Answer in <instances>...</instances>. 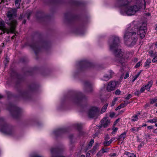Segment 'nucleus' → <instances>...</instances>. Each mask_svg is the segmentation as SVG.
Returning a JSON list of instances; mask_svg holds the SVG:
<instances>
[{"mask_svg":"<svg viewBox=\"0 0 157 157\" xmlns=\"http://www.w3.org/2000/svg\"><path fill=\"white\" fill-rule=\"evenodd\" d=\"M135 22L130 24L125 30L124 38L125 44L128 47L134 45L137 40V33L139 34L141 38L143 39L147 32V24L143 23L139 26Z\"/></svg>","mask_w":157,"mask_h":157,"instance_id":"obj_1","label":"nucleus"},{"mask_svg":"<svg viewBox=\"0 0 157 157\" xmlns=\"http://www.w3.org/2000/svg\"><path fill=\"white\" fill-rule=\"evenodd\" d=\"M117 6L121 7V14H126L128 16L134 15L141 8L146 7L145 0H117Z\"/></svg>","mask_w":157,"mask_h":157,"instance_id":"obj_2","label":"nucleus"},{"mask_svg":"<svg viewBox=\"0 0 157 157\" xmlns=\"http://www.w3.org/2000/svg\"><path fill=\"white\" fill-rule=\"evenodd\" d=\"M108 43L110 50L113 52L115 55L114 60L118 63L117 65H120L119 64L122 65L124 60V51L118 49L120 44L119 37L115 36H113L109 39Z\"/></svg>","mask_w":157,"mask_h":157,"instance_id":"obj_3","label":"nucleus"},{"mask_svg":"<svg viewBox=\"0 0 157 157\" xmlns=\"http://www.w3.org/2000/svg\"><path fill=\"white\" fill-rule=\"evenodd\" d=\"M86 97L81 92H79L75 95L73 101L76 104L81 107H84L86 105Z\"/></svg>","mask_w":157,"mask_h":157,"instance_id":"obj_4","label":"nucleus"},{"mask_svg":"<svg viewBox=\"0 0 157 157\" xmlns=\"http://www.w3.org/2000/svg\"><path fill=\"white\" fill-rule=\"evenodd\" d=\"M0 131L6 134L11 135L14 133L12 127L6 124L2 118H0Z\"/></svg>","mask_w":157,"mask_h":157,"instance_id":"obj_5","label":"nucleus"},{"mask_svg":"<svg viewBox=\"0 0 157 157\" xmlns=\"http://www.w3.org/2000/svg\"><path fill=\"white\" fill-rule=\"evenodd\" d=\"M17 10L16 9H12L9 10L6 15L9 20V22L7 23L9 25H12L15 28L17 24L16 17L17 16Z\"/></svg>","mask_w":157,"mask_h":157,"instance_id":"obj_6","label":"nucleus"},{"mask_svg":"<svg viewBox=\"0 0 157 157\" xmlns=\"http://www.w3.org/2000/svg\"><path fill=\"white\" fill-rule=\"evenodd\" d=\"M8 109L12 116L15 118H17L22 112L21 109L11 103L9 104Z\"/></svg>","mask_w":157,"mask_h":157,"instance_id":"obj_7","label":"nucleus"},{"mask_svg":"<svg viewBox=\"0 0 157 157\" xmlns=\"http://www.w3.org/2000/svg\"><path fill=\"white\" fill-rule=\"evenodd\" d=\"M47 44V42L42 41L38 43H32L30 44V46L36 55L42 48H45Z\"/></svg>","mask_w":157,"mask_h":157,"instance_id":"obj_8","label":"nucleus"},{"mask_svg":"<svg viewBox=\"0 0 157 157\" xmlns=\"http://www.w3.org/2000/svg\"><path fill=\"white\" fill-rule=\"evenodd\" d=\"M93 64L86 60L79 61L76 64V67L79 71H81L89 67H92Z\"/></svg>","mask_w":157,"mask_h":157,"instance_id":"obj_9","label":"nucleus"},{"mask_svg":"<svg viewBox=\"0 0 157 157\" xmlns=\"http://www.w3.org/2000/svg\"><path fill=\"white\" fill-rule=\"evenodd\" d=\"M5 23L2 19H0V29H1L3 32V33H7V34L11 33H14L15 31V28L14 26L9 25L10 26V28H7L5 26Z\"/></svg>","mask_w":157,"mask_h":157,"instance_id":"obj_10","label":"nucleus"},{"mask_svg":"<svg viewBox=\"0 0 157 157\" xmlns=\"http://www.w3.org/2000/svg\"><path fill=\"white\" fill-rule=\"evenodd\" d=\"M99 111L98 108L95 106H92L90 108L88 112V115L91 118H95L97 117Z\"/></svg>","mask_w":157,"mask_h":157,"instance_id":"obj_11","label":"nucleus"},{"mask_svg":"<svg viewBox=\"0 0 157 157\" xmlns=\"http://www.w3.org/2000/svg\"><path fill=\"white\" fill-rule=\"evenodd\" d=\"M51 157H65L62 155V150L59 148H52L51 150Z\"/></svg>","mask_w":157,"mask_h":157,"instance_id":"obj_12","label":"nucleus"},{"mask_svg":"<svg viewBox=\"0 0 157 157\" xmlns=\"http://www.w3.org/2000/svg\"><path fill=\"white\" fill-rule=\"evenodd\" d=\"M16 97L23 99H27L29 98V93L28 91L20 89L18 91V95Z\"/></svg>","mask_w":157,"mask_h":157,"instance_id":"obj_13","label":"nucleus"},{"mask_svg":"<svg viewBox=\"0 0 157 157\" xmlns=\"http://www.w3.org/2000/svg\"><path fill=\"white\" fill-rule=\"evenodd\" d=\"M67 131V129L65 128H60L55 130L53 132L54 135L56 136H61Z\"/></svg>","mask_w":157,"mask_h":157,"instance_id":"obj_14","label":"nucleus"},{"mask_svg":"<svg viewBox=\"0 0 157 157\" xmlns=\"http://www.w3.org/2000/svg\"><path fill=\"white\" fill-rule=\"evenodd\" d=\"M84 90L85 91L90 92L93 90L92 84L88 81H85L84 82Z\"/></svg>","mask_w":157,"mask_h":157,"instance_id":"obj_15","label":"nucleus"},{"mask_svg":"<svg viewBox=\"0 0 157 157\" xmlns=\"http://www.w3.org/2000/svg\"><path fill=\"white\" fill-rule=\"evenodd\" d=\"M117 82L115 81L110 82L108 84L107 90L108 91H111L114 90L116 87Z\"/></svg>","mask_w":157,"mask_h":157,"instance_id":"obj_16","label":"nucleus"},{"mask_svg":"<svg viewBox=\"0 0 157 157\" xmlns=\"http://www.w3.org/2000/svg\"><path fill=\"white\" fill-rule=\"evenodd\" d=\"M110 123V120L107 117H104L101 121V127H107Z\"/></svg>","mask_w":157,"mask_h":157,"instance_id":"obj_17","label":"nucleus"},{"mask_svg":"<svg viewBox=\"0 0 157 157\" xmlns=\"http://www.w3.org/2000/svg\"><path fill=\"white\" fill-rule=\"evenodd\" d=\"M113 74V72L111 71L110 72L109 74L105 75L104 76L103 78H102V79L106 81H108L109 79L112 78Z\"/></svg>","mask_w":157,"mask_h":157,"instance_id":"obj_18","label":"nucleus"},{"mask_svg":"<svg viewBox=\"0 0 157 157\" xmlns=\"http://www.w3.org/2000/svg\"><path fill=\"white\" fill-rule=\"evenodd\" d=\"M126 132H124L122 133L119 136L117 140L121 141H123L126 137Z\"/></svg>","mask_w":157,"mask_h":157,"instance_id":"obj_19","label":"nucleus"},{"mask_svg":"<svg viewBox=\"0 0 157 157\" xmlns=\"http://www.w3.org/2000/svg\"><path fill=\"white\" fill-rule=\"evenodd\" d=\"M65 17L66 19H70V20H74L75 19V17H72V15L70 13H66L65 14Z\"/></svg>","mask_w":157,"mask_h":157,"instance_id":"obj_20","label":"nucleus"},{"mask_svg":"<svg viewBox=\"0 0 157 157\" xmlns=\"http://www.w3.org/2000/svg\"><path fill=\"white\" fill-rule=\"evenodd\" d=\"M153 83V81L152 80L148 82L147 84L145 86L146 88V90L147 91H149L150 90V87L152 86Z\"/></svg>","mask_w":157,"mask_h":157,"instance_id":"obj_21","label":"nucleus"},{"mask_svg":"<svg viewBox=\"0 0 157 157\" xmlns=\"http://www.w3.org/2000/svg\"><path fill=\"white\" fill-rule=\"evenodd\" d=\"M141 128V126L140 125L139 127H133L131 129L130 131L131 132L133 133H135V132H137L138 131L140 130Z\"/></svg>","mask_w":157,"mask_h":157,"instance_id":"obj_22","label":"nucleus"},{"mask_svg":"<svg viewBox=\"0 0 157 157\" xmlns=\"http://www.w3.org/2000/svg\"><path fill=\"white\" fill-rule=\"evenodd\" d=\"M151 59H148L145 63L144 67L147 68L149 67V65L151 62Z\"/></svg>","mask_w":157,"mask_h":157,"instance_id":"obj_23","label":"nucleus"},{"mask_svg":"<svg viewBox=\"0 0 157 157\" xmlns=\"http://www.w3.org/2000/svg\"><path fill=\"white\" fill-rule=\"evenodd\" d=\"M124 154L129 157H136V155L134 154L130 153L128 151H125Z\"/></svg>","mask_w":157,"mask_h":157,"instance_id":"obj_24","label":"nucleus"},{"mask_svg":"<svg viewBox=\"0 0 157 157\" xmlns=\"http://www.w3.org/2000/svg\"><path fill=\"white\" fill-rule=\"evenodd\" d=\"M108 103H106L105 104V105L102 108L101 113H104L106 111L107 107H108Z\"/></svg>","mask_w":157,"mask_h":157,"instance_id":"obj_25","label":"nucleus"},{"mask_svg":"<svg viewBox=\"0 0 157 157\" xmlns=\"http://www.w3.org/2000/svg\"><path fill=\"white\" fill-rule=\"evenodd\" d=\"M140 113H139L138 114L135 115L133 116L132 117V121H138V114L140 115Z\"/></svg>","mask_w":157,"mask_h":157,"instance_id":"obj_26","label":"nucleus"},{"mask_svg":"<svg viewBox=\"0 0 157 157\" xmlns=\"http://www.w3.org/2000/svg\"><path fill=\"white\" fill-rule=\"evenodd\" d=\"M141 71H140L138 72L137 74L134 76L132 78V82H134L135 81V80L137 78L139 77V75H140Z\"/></svg>","mask_w":157,"mask_h":157,"instance_id":"obj_27","label":"nucleus"},{"mask_svg":"<svg viewBox=\"0 0 157 157\" xmlns=\"http://www.w3.org/2000/svg\"><path fill=\"white\" fill-rule=\"evenodd\" d=\"M21 0H16L15 1V4L17 9L20 8V5L21 3Z\"/></svg>","mask_w":157,"mask_h":157,"instance_id":"obj_28","label":"nucleus"},{"mask_svg":"<svg viewBox=\"0 0 157 157\" xmlns=\"http://www.w3.org/2000/svg\"><path fill=\"white\" fill-rule=\"evenodd\" d=\"M36 15L38 18L41 19L43 17V13L40 12H38L37 13Z\"/></svg>","mask_w":157,"mask_h":157,"instance_id":"obj_29","label":"nucleus"},{"mask_svg":"<svg viewBox=\"0 0 157 157\" xmlns=\"http://www.w3.org/2000/svg\"><path fill=\"white\" fill-rule=\"evenodd\" d=\"M157 122V118H156L152 119L149 120L147 121V122L155 123Z\"/></svg>","mask_w":157,"mask_h":157,"instance_id":"obj_30","label":"nucleus"},{"mask_svg":"<svg viewBox=\"0 0 157 157\" xmlns=\"http://www.w3.org/2000/svg\"><path fill=\"white\" fill-rule=\"evenodd\" d=\"M82 125L81 124H75V127L79 132L81 128Z\"/></svg>","mask_w":157,"mask_h":157,"instance_id":"obj_31","label":"nucleus"},{"mask_svg":"<svg viewBox=\"0 0 157 157\" xmlns=\"http://www.w3.org/2000/svg\"><path fill=\"white\" fill-rule=\"evenodd\" d=\"M80 4L79 2L76 1H74L72 3L73 5L76 6H79Z\"/></svg>","mask_w":157,"mask_h":157,"instance_id":"obj_32","label":"nucleus"},{"mask_svg":"<svg viewBox=\"0 0 157 157\" xmlns=\"http://www.w3.org/2000/svg\"><path fill=\"white\" fill-rule=\"evenodd\" d=\"M157 102V98H155L150 100V103L153 104Z\"/></svg>","mask_w":157,"mask_h":157,"instance_id":"obj_33","label":"nucleus"},{"mask_svg":"<svg viewBox=\"0 0 157 157\" xmlns=\"http://www.w3.org/2000/svg\"><path fill=\"white\" fill-rule=\"evenodd\" d=\"M117 100V98H115L114 100L112 101L111 103V105L112 107L115 104V102Z\"/></svg>","mask_w":157,"mask_h":157,"instance_id":"obj_34","label":"nucleus"},{"mask_svg":"<svg viewBox=\"0 0 157 157\" xmlns=\"http://www.w3.org/2000/svg\"><path fill=\"white\" fill-rule=\"evenodd\" d=\"M94 143V140L93 139H91V140L90 141V142L89 143V144H88V147H91L92 145V144H93V143Z\"/></svg>","mask_w":157,"mask_h":157,"instance_id":"obj_35","label":"nucleus"},{"mask_svg":"<svg viewBox=\"0 0 157 157\" xmlns=\"http://www.w3.org/2000/svg\"><path fill=\"white\" fill-rule=\"evenodd\" d=\"M145 89H146V88L145 86H143L141 87L140 91L141 93H142L145 90Z\"/></svg>","mask_w":157,"mask_h":157,"instance_id":"obj_36","label":"nucleus"},{"mask_svg":"<svg viewBox=\"0 0 157 157\" xmlns=\"http://www.w3.org/2000/svg\"><path fill=\"white\" fill-rule=\"evenodd\" d=\"M31 157H42V156L36 154H32L30 155Z\"/></svg>","mask_w":157,"mask_h":157,"instance_id":"obj_37","label":"nucleus"},{"mask_svg":"<svg viewBox=\"0 0 157 157\" xmlns=\"http://www.w3.org/2000/svg\"><path fill=\"white\" fill-rule=\"evenodd\" d=\"M141 92L139 90H136L134 93V94L136 96H139Z\"/></svg>","mask_w":157,"mask_h":157,"instance_id":"obj_38","label":"nucleus"},{"mask_svg":"<svg viewBox=\"0 0 157 157\" xmlns=\"http://www.w3.org/2000/svg\"><path fill=\"white\" fill-rule=\"evenodd\" d=\"M103 145L104 146H107L110 145L109 142L108 141H105L103 143Z\"/></svg>","mask_w":157,"mask_h":157,"instance_id":"obj_39","label":"nucleus"},{"mask_svg":"<svg viewBox=\"0 0 157 157\" xmlns=\"http://www.w3.org/2000/svg\"><path fill=\"white\" fill-rule=\"evenodd\" d=\"M121 93V91L118 89L115 92V94L117 95H119Z\"/></svg>","mask_w":157,"mask_h":157,"instance_id":"obj_40","label":"nucleus"},{"mask_svg":"<svg viewBox=\"0 0 157 157\" xmlns=\"http://www.w3.org/2000/svg\"><path fill=\"white\" fill-rule=\"evenodd\" d=\"M145 136L146 139H149L151 138L150 134L148 133L145 134Z\"/></svg>","mask_w":157,"mask_h":157,"instance_id":"obj_41","label":"nucleus"},{"mask_svg":"<svg viewBox=\"0 0 157 157\" xmlns=\"http://www.w3.org/2000/svg\"><path fill=\"white\" fill-rule=\"evenodd\" d=\"M142 61H140L138 63L136 64L135 66V67L136 68H138L140 67V63Z\"/></svg>","mask_w":157,"mask_h":157,"instance_id":"obj_42","label":"nucleus"},{"mask_svg":"<svg viewBox=\"0 0 157 157\" xmlns=\"http://www.w3.org/2000/svg\"><path fill=\"white\" fill-rule=\"evenodd\" d=\"M157 61V56H155V57L152 60V62L153 63H155Z\"/></svg>","mask_w":157,"mask_h":157,"instance_id":"obj_43","label":"nucleus"},{"mask_svg":"<svg viewBox=\"0 0 157 157\" xmlns=\"http://www.w3.org/2000/svg\"><path fill=\"white\" fill-rule=\"evenodd\" d=\"M132 97V95L130 94H129L127 97H126L125 98V99H126V100H128L129 99V98H131Z\"/></svg>","mask_w":157,"mask_h":157,"instance_id":"obj_44","label":"nucleus"},{"mask_svg":"<svg viewBox=\"0 0 157 157\" xmlns=\"http://www.w3.org/2000/svg\"><path fill=\"white\" fill-rule=\"evenodd\" d=\"M21 76H18V81L19 82H21L23 80V78H21Z\"/></svg>","mask_w":157,"mask_h":157,"instance_id":"obj_45","label":"nucleus"},{"mask_svg":"<svg viewBox=\"0 0 157 157\" xmlns=\"http://www.w3.org/2000/svg\"><path fill=\"white\" fill-rule=\"evenodd\" d=\"M102 153H105V152H107L108 151V149H102Z\"/></svg>","mask_w":157,"mask_h":157,"instance_id":"obj_46","label":"nucleus"},{"mask_svg":"<svg viewBox=\"0 0 157 157\" xmlns=\"http://www.w3.org/2000/svg\"><path fill=\"white\" fill-rule=\"evenodd\" d=\"M129 76V75L128 73H126L125 74V76L124 77V78L126 79L128 78Z\"/></svg>","mask_w":157,"mask_h":157,"instance_id":"obj_47","label":"nucleus"},{"mask_svg":"<svg viewBox=\"0 0 157 157\" xmlns=\"http://www.w3.org/2000/svg\"><path fill=\"white\" fill-rule=\"evenodd\" d=\"M115 115V113H110L109 116L111 117H113Z\"/></svg>","mask_w":157,"mask_h":157,"instance_id":"obj_48","label":"nucleus"},{"mask_svg":"<svg viewBox=\"0 0 157 157\" xmlns=\"http://www.w3.org/2000/svg\"><path fill=\"white\" fill-rule=\"evenodd\" d=\"M117 155V154L116 153H113L112 154H110V155L111 156H115Z\"/></svg>","mask_w":157,"mask_h":157,"instance_id":"obj_49","label":"nucleus"},{"mask_svg":"<svg viewBox=\"0 0 157 157\" xmlns=\"http://www.w3.org/2000/svg\"><path fill=\"white\" fill-rule=\"evenodd\" d=\"M118 130V128H114L113 129V131L114 132H116Z\"/></svg>","mask_w":157,"mask_h":157,"instance_id":"obj_50","label":"nucleus"},{"mask_svg":"<svg viewBox=\"0 0 157 157\" xmlns=\"http://www.w3.org/2000/svg\"><path fill=\"white\" fill-rule=\"evenodd\" d=\"M73 137V135H71L69 136V138L70 140L71 143H72L71 140H72V139Z\"/></svg>","mask_w":157,"mask_h":157,"instance_id":"obj_51","label":"nucleus"},{"mask_svg":"<svg viewBox=\"0 0 157 157\" xmlns=\"http://www.w3.org/2000/svg\"><path fill=\"white\" fill-rule=\"evenodd\" d=\"M120 105L121 106V108H123L126 106L125 104H122Z\"/></svg>","mask_w":157,"mask_h":157,"instance_id":"obj_52","label":"nucleus"},{"mask_svg":"<svg viewBox=\"0 0 157 157\" xmlns=\"http://www.w3.org/2000/svg\"><path fill=\"white\" fill-rule=\"evenodd\" d=\"M153 126H148L147 127V128L148 129H151L153 128Z\"/></svg>","mask_w":157,"mask_h":157,"instance_id":"obj_53","label":"nucleus"},{"mask_svg":"<svg viewBox=\"0 0 157 157\" xmlns=\"http://www.w3.org/2000/svg\"><path fill=\"white\" fill-rule=\"evenodd\" d=\"M121 108V106H120V105H119V106H118V107H117L116 108V110H118V109H120Z\"/></svg>","mask_w":157,"mask_h":157,"instance_id":"obj_54","label":"nucleus"},{"mask_svg":"<svg viewBox=\"0 0 157 157\" xmlns=\"http://www.w3.org/2000/svg\"><path fill=\"white\" fill-rule=\"evenodd\" d=\"M133 60L134 62H136L138 61V59L137 58H135Z\"/></svg>","mask_w":157,"mask_h":157,"instance_id":"obj_55","label":"nucleus"},{"mask_svg":"<svg viewBox=\"0 0 157 157\" xmlns=\"http://www.w3.org/2000/svg\"><path fill=\"white\" fill-rule=\"evenodd\" d=\"M115 137H113V138H111L110 140L111 141V142H112L113 141L115 140Z\"/></svg>","mask_w":157,"mask_h":157,"instance_id":"obj_56","label":"nucleus"},{"mask_svg":"<svg viewBox=\"0 0 157 157\" xmlns=\"http://www.w3.org/2000/svg\"><path fill=\"white\" fill-rule=\"evenodd\" d=\"M31 14V13H29L27 15V18L28 19H29L30 16Z\"/></svg>","mask_w":157,"mask_h":157,"instance_id":"obj_57","label":"nucleus"},{"mask_svg":"<svg viewBox=\"0 0 157 157\" xmlns=\"http://www.w3.org/2000/svg\"><path fill=\"white\" fill-rule=\"evenodd\" d=\"M23 18V15H21L19 17L20 19H21Z\"/></svg>","mask_w":157,"mask_h":157,"instance_id":"obj_58","label":"nucleus"},{"mask_svg":"<svg viewBox=\"0 0 157 157\" xmlns=\"http://www.w3.org/2000/svg\"><path fill=\"white\" fill-rule=\"evenodd\" d=\"M129 102H128V101L127 102H125V105L126 106L128 104H129Z\"/></svg>","mask_w":157,"mask_h":157,"instance_id":"obj_59","label":"nucleus"},{"mask_svg":"<svg viewBox=\"0 0 157 157\" xmlns=\"http://www.w3.org/2000/svg\"><path fill=\"white\" fill-rule=\"evenodd\" d=\"M147 126V124H143L142 126H141V127L144 126Z\"/></svg>","mask_w":157,"mask_h":157,"instance_id":"obj_60","label":"nucleus"},{"mask_svg":"<svg viewBox=\"0 0 157 157\" xmlns=\"http://www.w3.org/2000/svg\"><path fill=\"white\" fill-rule=\"evenodd\" d=\"M90 154L89 153H87L86 155V157H89L90 156Z\"/></svg>","mask_w":157,"mask_h":157,"instance_id":"obj_61","label":"nucleus"},{"mask_svg":"<svg viewBox=\"0 0 157 157\" xmlns=\"http://www.w3.org/2000/svg\"><path fill=\"white\" fill-rule=\"evenodd\" d=\"M119 119H117L115 121V122L116 123H117L119 122Z\"/></svg>","mask_w":157,"mask_h":157,"instance_id":"obj_62","label":"nucleus"},{"mask_svg":"<svg viewBox=\"0 0 157 157\" xmlns=\"http://www.w3.org/2000/svg\"><path fill=\"white\" fill-rule=\"evenodd\" d=\"M153 132H154V133H156V132H157V129H155V130L153 131Z\"/></svg>","mask_w":157,"mask_h":157,"instance_id":"obj_63","label":"nucleus"},{"mask_svg":"<svg viewBox=\"0 0 157 157\" xmlns=\"http://www.w3.org/2000/svg\"><path fill=\"white\" fill-rule=\"evenodd\" d=\"M96 148H97V146H94L93 147V149L94 150H95V149H96Z\"/></svg>","mask_w":157,"mask_h":157,"instance_id":"obj_64","label":"nucleus"}]
</instances>
